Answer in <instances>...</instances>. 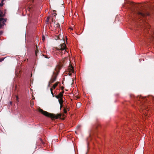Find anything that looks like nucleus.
I'll use <instances>...</instances> for the list:
<instances>
[{
    "label": "nucleus",
    "instance_id": "f03ea898",
    "mask_svg": "<svg viewBox=\"0 0 154 154\" xmlns=\"http://www.w3.org/2000/svg\"><path fill=\"white\" fill-rule=\"evenodd\" d=\"M38 111L45 116L50 117L52 119H58L60 118L62 115L61 114H58L56 115L54 114L44 111L41 109H38Z\"/></svg>",
    "mask_w": 154,
    "mask_h": 154
},
{
    "label": "nucleus",
    "instance_id": "ddd939ff",
    "mask_svg": "<svg viewBox=\"0 0 154 154\" xmlns=\"http://www.w3.org/2000/svg\"><path fill=\"white\" fill-rule=\"evenodd\" d=\"M50 90H51V94H52V96H53V97H55V96H54V94H53V89L52 88H50Z\"/></svg>",
    "mask_w": 154,
    "mask_h": 154
},
{
    "label": "nucleus",
    "instance_id": "6ab92c4d",
    "mask_svg": "<svg viewBox=\"0 0 154 154\" xmlns=\"http://www.w3.org/2000/svg\"><path fill=\"white\" fill-rule=\"evenodd\" d=\"M64 87H61V89L62 90H63V89H64Z\"/></svg>",
    "mask_w": 154,
    "mask_h": 154
},
{
    "label": "nucleus",
    "instance_id": "0eeeda50",
    "mask_svg": "<svg viewBox=\"0 0 154 154\" xmlns=\"http://www.w3.org/2000/svg\"><path fill=\"white\" fill-rule=\"evenodd\" d=\"M63 96V94H62L61 93H60L58 95L55 96V97L56 98L59 99L60 98H62Z\"/></svg>",
    "mask_w": 154,
    "mask_h": 154
},
{
    "label": "nucleus",
    "instance_id": "7c9ffc66",
    "mask_svg": "<svg viewBox=\"0 0 154 154\" xmlns=\"http://www.w3.org/2000/svg\"><path fill=\"white\" fill-rule=\"evenodd\" d=\"M57 39H58L59 38V37H58V36H57Z\"/></svg>",
    "mask_w": 154,
    "mask_h": 154
},
{
    "label": "nucleus",
    "instance_id": "dca6fc26",
    "mask_svg": "<svg viewBox=\"0 0 154 154\" xmlns=\"http://www.w3.org/2000/svg\"><path fill=\"white\" fill-rule=\"evenodd\" d=\"M5 58H0V62L4 60Z\"/></svg>",
    "mask_w": 154,
    "mask_h": 154
},
{
    "label": "nucleus",
    "instance_id": "f257e3e1",
    "mask_svg": "<svg viewBox=\"0 0 154 154\" xmlns=\"http://www.w3.org/2000/svg\"><path fill=\"white\" fill-rule=\"evenodd\" d=\"M1 1L0 2V7H2L3 5V1ZM5 12L3 14V12L0 9V29L2 28L5 25V23L7 21L6 18H4L3 17H5ZM2 31H0V35L2 33Z\"/></svg>",
    "mask_w": 154,
    "mask_h": 154
},
{
    "label": "nucleus",
    "instance_id": "5701e85b",
    "mask_svg": "<svg viewBox=\"0 0 154 154\" xmlns=\"http://www.w3.org/2000/svg\"><path fill=\"white\" fill-rule=\"evenodd\" d=\"M92 132H91L90 133V136H91V135H92Z\"/></svg>",
    "mask_w": 154,
    "mask_h": 154
},
{
    "label": "nucleus",
    "instance_id": "c756f323",
    "mask_svg": "<svg viewBox=\"0 0 154 154\" xmlns=\"http://www.w3.org/2000/svg\"><path fill=\"white\" fill-rule=\"evenodd\" d=\"M64 3L63 2V3H62V5H64Z\"/></svg>",
    "mask_w": 154,
    "mask_h": 154
},
{
    "label": "nucleus",
    "instance_id": "6e6552de",
    "mask_svg": "<svg viewBox=\"0 0 154 154\" xmlns=\"http://www.w3.org/2000/svg\"><path fill=\"white\" fill-rule=\"evenodd\" d=\"M148 99L153 101L154 100V97L152 96H148L147 98L146 99V100H147Z\"/></svg>",
    "mask_w": 154,
    "mask_h": 154
},
{
    "label": "nucleus",
    "instance_id": "412c9836",
    "mask_svg": "<svg viewBox=\"0 0 154 154\" xmlns=\"http://www.w3.org/2000/svg\"><path fill=\"white\" fill-rule=\"evenodd\" d=\"M43 56L45 57L46 58H49L47 57L46 56H45L44 55H43Z\"/></svg>",
    "mask_w": 154,
    "mask_h": 154
},
{
    "label": "nucleus",
    "instance_id": "2f4dec72",
    "mask_svg": "<svg viewBox=\"0 0 154 154\" xmlns=\"http://www.w3.org/2000/svg\"><path fill=\"white\" fill-rule=\"evenodd\" d=\"M53 11L54 12H56V11H55V10H54Z\"/></svg>",
    "mask_w": 154,
    "mask_h": 154
},
{
    "label": "nucleus",
    "instance_id": "9b49d317",
    "mask_svg": "<svg viewBox=\"0 0 154 154\" xmlns=\"http://www.w3.org/2000/svg\"><path fill=\"white\" fill-rule=\"evenodd\" d=\"M36 46L37 49H36V50L35 51V55L36 56H37L38 53L39 52V51L38 50V48H37V45H36Z\"/></svg>",
    "mask_w": 154,
    "mask_h": 154
},
{
    "label": "nucleus",
    "instance_id": "f8f14e48",
    "mask_svg": "<svg viewBox=\"0 0 154 154\" xmlns=\"http://www.w3.org/2000/svg\"><path fill=\"white\" fill-rule=\"evenodd\" d=\"M16 97V103L18 102L19 101L18 100L19 98L18 96L16 95H15Z\"/></svg>",
    "mask_w": 154,
    "mask_h": 154
},
{
    "label": "nucleus",
    "instance_id": "2eb2a0df",
    "mask_svg": "<svg viewBox=\"0 0 154 154\" xmlns=\"http://www.w3.org/2000/svg\"><path fill=\"white\" fill-rule=\"evenodd\" d=\"M63 111H64V112L65 113H66L67 112V111L66 109L65 108H64V109H63Z\"/></svg>",
    "mask_w": 154,
    "mask_h": 154
},
{
    "label": "nucleus",
    "instance_id": "39448f33",
    "mask_svg": "<svg viewBox=\"0 0 154 154\" xmlns=\"http://www.w3.org/2000/svg\"><path fill=\"white\" fill-rule=\"evenodd\" d=\"M137 14L140 17H145L146 16H148L149 14L148 13L144 12V11H138Z\"/></svg>",
    "mask_w": 154,
    "mask_h": 154
},
{
    "label": "nucleus",
    "instance_id": "9d476101",
    "mask_svg": "<svg viewBox=\"0 0 154 154\" xmlns=\"http://www.w3.org/2000/svg\"><path fill=\"white\" fill-rule=\"evenodd\" d=\"M70 70H71V71L72 72L74 73V70L73 69V67L71 65V67H70Z\"/></svg>",
    "mask_w": 154,
    "mask_h": 154
},
{
    "label": "nucleus",
    "instance_id": "20e7f679",
    "mask_svg": "<svg viewBox=\"0 0 154 154\" xmlns=\"http://www.w3.org/2000/svg\"><path fill=\"white\" fill-rule=\"evenodd\" d=\"M66 48V46L65 43H63L60 44L58 47L56 48V49L60 52L62 54H65L66 52L65 50Z\"/></svg>",
    "mask_w": 154,
    "mask_h": 154
},
{
    "label": "nucleus",
    "instance_id": "473e14b6",
    "mask_svg": "<svg viewBox=\"0 0 154 154\" xmlns=\"http://www.w3.org/2000/svg\"><path fill=\"white\" fill-rule=\"evenodd\" d=\"M135 7H137V5H136V6H135Z\"/></svg>",
    "mask_w": 154,
    "mask_h": 154
},
{
    "label": "nucleus",
    "instance_id": "7ed1b4c3",
    "mask_svg": "<svg viewBox=\"0 0 154 154\" xmlns=\"http://www.w3.org/2000/svg\"><path fill=\"white\" fill-rule=\"evenodd\" d=\"M60 69V68L59 66L55 68V71L53 72L50 80L49 82L48 86H49L51 84L53 83L56 80L57 76L59 72Z\"/></svg>",
    "mask_w": 154,
    "mask_h": 154
},
{
    "label": "nucleus",
    "instance_id": "bb28decb",
    "mask_svg": "<svg viewBox=\"0 0 154 154\" xmlns=\"http://www.w3.org/2000/svg\"><path fill=\"white\" fill-rule=\"evenodd\" d=\"M66 109V110H68V111L69 110V109L67 107Z\"/></svg>",
    "mask_w": 154,
    "mask_h": 154
},
{
    "label": "nucleus",
    "instance_id": "b1692460",
    "mask_svg": "<svg viewBox=\"0 0 154 154\" xmlns=\"http://www.w3.org/2000/svg\"><path fill=\"white\" fill-rule=\"evenodd\" d=\"M49 18H49V17H48L47 18V21H48V20H49Z\"/></svg>",
    "mask_w": 154,
    "mask_h": 154
},
{
    "label": "nucleus",
    "instance_id": "aec40b11",
    "mask_svg": "<svg viewBox=\"0 0 154 154\" xmlns=\"http://www.w3.org/2000/svg\"><path fill=\"white\" fill-rule=\"evenodd\" d=\"M17 89V85H16L15 87V90L16 91Z\"/></svg>",
    "mask_w": 154,
    "mask_h": 154
},
{
    "label": "nucleus",
    "instance_id": "a211bd4d",
    "mask_svg": "<svg viewBox=\"0 0 154 154\" xmlns=\"http://www.w3.org/2000/svg\"><path fill=\"white\" fill-rule=\"evenodd\" d=\"M45 37L44 36H43V37H42V40L44 41V40H45Z\"/></svg>",
    "mask_w": 154,
    "mask_h": 154
},
{
    "label": "nucleus",
    "instance_id": "4468645a",
    "mask_svg": "<svg viewBox=\"0 0 154 154\" xmlns=\"http://www.w3.org/2000/svg\"><path fill=\"white\" fill-rule=\"evenodd\" d=\"M55 26L56 27H58L60 26V24L58 23H56Z\"/></svg>",
    "mask_w": 154,
    "mask_h": 154
},
{
    "label": "nucleus",
    "instance_id": "423d86ee",
    "mask_svg": "<svg viewBox=\"0 0 154 154\" xmlns=\"http://www.w3.org/2000/svg\"><path fill=\"white\" fill-rule=\"evenodd\" d=\"M58 101L60 104V108H61L63 106V98L59 99Z\"/></svg>",
    "mask_w": 154,
    "mask_h": 154
},
{
    "label": "nucleus",
    "instance_id": "f3484780",
    "mask_svg": "<svg viewBox=\"0 0 154 154\" xmlns=\"http://www.w3.org/2000/svg\"><path fill=\"white\" fill-rule=\"evenodd\" d=\"M56 15H57V14L56 13H54L53 14V15L54 16H56Z\"/></svg>",
    "mask_w": 154,
    "mask_h": 154
},
{
    "label": "nucleus",
    "instance_id": "393cba45",
    "mask_svg": "<svg viewBox=\"0 0 154 154\" xmlns=\"http://www.w3.org/2000/svg\"><path fill=\"white\" fill-rule=\"evenodd\" d=\"M33 106V104H31V107H32V106Z\"/></svg>",
    "mask_w": 154,
    "mask_h": 154
},
{
    "label": "nucleus",
    "instance_id": "a878e982",
    "mask_svg": "<svg viewBox=\"0 0 154 154\" xmlns=\"http://www.w3.org/2000/svg\"><path fill=\"white\" fill-rule=\"evenodd\" d=\"M40 140L43 143V141H42V139H40Z\"/></svg>",
    "mask_w": 154,
    "mask_h": 154
},
{
    "label": "nucleus",
    "instance_id": "4be33fe9",
    "mask_svg": "<svg viewBox=\"0 0 154 154\" xmlns=\"http://www.w3.org/2000/svg\"><path fill=\"white\" fill-rule=\"evenodd\" d=\"M60 93H61L62 94H63L64 93V91H63L62 92H60Z\"/></svg>",
    "mask_w": 154,
    "mask_h": 154
},
{
    "label": "nucleus",
    "instance_id": "72a5a7b5",
    "mask_svg": "<svg viewBox=\"0 0 154 154\" xmlns=\"http://www.w3.org/2000/svg\"><path fill=\"white\" fill-rule=\"evenodd\" d=\"M54 23H55V21H54Z\"/></svg>",
    "mask_w": 154,
    "mask_h": 154
},
{
    "label": "nucleus",
    "instance_id": "1a4fd4ad",
    "mask_svg": "<svg viewBox=\"0 0 154 154\" xmlns=\"http://www.w3.org/2000/svg\"><path fill=\"white\" fill-rule=\"evenodd\" d=\"M59 83V82H57L56 83H55V84H54L53 85V86L52 88V89L53 88V89H54L58 85Z\"/></svg>",
    "mask_w": 154,
    "mask_h": 154
},
{
    "label": "nucleus",
    "instance_id": "c85d7f7f",
    "mask_svg": "<svg viewBox=\"0 0 154 154\" xmlns=\"http://www.w3.org/2000/svg\"><path fill=\"white\" fill-rule=\"evenodd\" d=\"M12 103V102H10V104H11Z\"/></svg>",
    "mask_w": 154,
    "mask_h": 154
},
{
    "label": "nucleus",
    "instance_id": "cd10ccee",
    "mask_svg": "<svg viewBox=\"0 0 154 154\" xmlns=\"http://www.w3.org/2000/svg\"><path fill=\"white\" fill-rule=\"evenodd\" d=\"M132 4L133 5H135V4L134 3H132Z\"/></svg>",
    "mask_w": 154,
    "mask_h": 154
}]
</instances>
